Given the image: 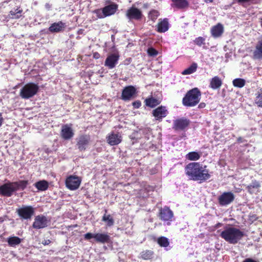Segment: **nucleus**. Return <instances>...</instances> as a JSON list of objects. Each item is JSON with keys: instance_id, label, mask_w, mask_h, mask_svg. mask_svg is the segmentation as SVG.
<instances>
[{"instance_id": "obj_1", "label": "nucleus", "mask_w": 262, "mask_h": 262, "mask_svg": "<svg viewBox=\"0 0 262 262\" xmlns=\"http://www.w3.org/2000/svg\"><path fill=\"white\" fill-rule=\"evenodd\" d=\"M206 168V166H203L199 162H191L185 166V172L190 180L203 182L211 177L208 169Z\"/></svg>"}, {"instance_id": "obj_2", "label": "nucleus", "mask_w": 262, "mask_h": 262, "mask_svg": "<svg viewBox=\"0 0 262 262\" xmlns=\"http://www.w3.org/2000/svg\"><path fill=\"white\" fill-rule=\"evenodd\" d=\"M220 236L229 243L235 244L243 237L244 233L236 228L228 227L221 233Z\"/></svg>"}, {"instance_id": "obj_3", "label": "nucleus", "mask_w": 262, "mask_h": 262, "mask_svg": "<svg viewBox=\"0 0 262 262\" xmlns=\"http://www.w3.org/2000/svg\"><path fill=\"white\" fill-rule=\"evenodd\" d=\"M201 92L198 88L189 90L182 99V104L186 107L194 106L201 99Z\"/></svg>"}, {"instance_id": "obj_4", "label": "nucleus", "mask_w": 262, "mask_h": 262, "mask_svg": "<svg viewBox=\"0 0 262 262\" xmlns=\"http://www.w3.org/2000/svg\"><path fill=\"white\" fill-rule=\"evenodd\" d=\"M39 91V86L33 82L26 84L20 90L19 96L21 98L28 99L35 95Z\"/></svg>"}, {"instance_id": "obj_5", "label": "nucleus", "mask_w": 262, "mask_h": 262, "mask_svg": "<svg viewBox=\"0 0 262 262\" xmlns=\"http://www.w3.org/2000/svg\"><path fill=\"white\" fill-rule=\"evenodd\" d=\"M190 123L191 121L186 117L179 118L173 121L172 128L177 132L186 131L188 129Z\"/></svg>"}, {"instance_id": "obj_6", "label": "nucleus", "mask_w": 262, "mask_h": 262, "mask_svg": "<svg viewBox=\"0 0 262 262\" xmlns=\"http://www.w3.org/2000/svg\"><path fill=\"white\" fill-rule=\"evenodd\" d=\"M21 220H30L35 213L34 208L31 206H23L16 210Z\"/></svg>"}, {"instance_id": "obj_7", "label": "nucleus", "mask_w": 262, "mask_h": 262, "mask_svg": "<svg viewBox=\"0 0 262 262\" xmlns=\"http://www.w3.org/2000/svg\"><path fill=\"white\" fill-rule=\"evenodd\" d=\"M81 183V179L77 176L71 175L68 176L65 181V184L67 188L70 190L77 189Z\"/></svg>"}, {"instance_id": "obj_8", "label": "nucleus", "mask_w": 262, "mask_h": 262, "mask_svg": "<svg viewBox=\"0 0 262 262\" xmlns=\"http://www.w3.org/2000/svg\"><path fill=\"white\" fill-rule=\"evenodd\" d=\"M91 142V137L88 134L79 135L76 139V146L80 151H85Z\"/></svg>"}, {"instance_id": "obj_9", "label": "nucleus", "mask_w": 262, "mask_h": 262, "mask_svg": "<svg viewBox=\"0 0 262 262\" xmlns=\"http://www.w3.org/2000/svg\"><path fill=\"white\" fill-rule=\"evenodd\" d=\"M158 216L163 222H168L167 224L170 225V222L172 221L173 217V213L168 207L164 206L159 210Z\"/></svg>"}, {"instance_id": "obj_10", "label": "nucleus", "mask_w": 262, "mask_h": 262, "mask_svg": "<svg viewBox=\"0 0 262 262\" xmlns=\"http://www.w3.org/2000/svg\"><path fill=\"white\" fill-rule=\"evenodd\" d=\"M16 191L12 183L9 182L0 186V195L6 197H10Z\"/></svg>"}, {"instance_id": "obj_11", "label": "nucleus", "mask_w": 262, "mask_h": 262, "mask_svg": "<svg viewBox=\"0 0 262 262\" xmlns=\"http://www.w3.org/2000/svg\"><path fill=\"white\" fill-rule=\"evenodd\" d=\"M235 196L231 192H224L218 197V202L222 206H227L232 203Z\"/></svg>"}, {"instance_id": "obj_12", "label": "nucleus", "mask_w": 262, "mask_h": 262, "mask_svg": "<svg viewBox=\"0 0 262 262\" xmlns=\"http://www.w3.org/2000/svg\"><path fill=\"white\" fill-rule=\"evenodd\" d=\"M168 114V110L165 106L161 105L152 111V115L155 119L159 122L162 121L163 119L167 116Z\"/></svg>"}, {"instance_id": "obj_13", "label": "nucleus", "mask_w": 262, "mask_h": 262, "mask_svg": "<svg viewBox=\"0 0 262 262\" xmlns=\"http://www.w3.org/2000/svg\"><path fill=\"white\" fill-rule=\"evenodd\" d=\"M136 89L134 86H125L122 91L121 98L125 101L130 100L136 95Z\"/></svg>"}, {"instance_id": "obj_14", "label": "nucleus", "mask_w": 262, "mask_h": 262, "mask_svg": "<svg viewBox=\"0 0 262 262\" xmlns=\"http://www.w3.org/2000/svg\"><path fill=\"white\" fill-rule=\"evenodd\" d=\"M126 16L130 20L135 19L139 20L142 18L143 15L140 9L133 6L127 9L126 12Z\"/></svg>"}, {"instance_id": "obj_15", "label": "nucleus", "mask_w": 262, "mask_h": 262, "mask_svg": "<svg viewBox=\"0 0 262 262\" xmlns=\"http://www.w3.org/2000/svg\"><path fill=\"white\" fill-rule=\"evenodd\" d=\"M47 218L42 215H38L35 218L32 227L34 229H39L46 227L48 226Z\"/></svg>"}, {"instance_id": "obj_16", "label": "nucleus", "mask_w": 262, "mask_h": 262, "mask_svg": "<svg viewBox=\"0 0 262 262\" xmlns=\"http://www.w3.org/2000/svg\"><path fill=\"white\" fill-rule=\"evenodd\" d=\"M122 140L121 135L119 133L112 132L106 137V141L111 146L117 145L120 144Z\"/></svg>"}, {"instance_id": "obj_17", "label": "nucleus", "mask_w": 262, "mask_h": 262, "mask_svg": "<svg viewBox=\"0 0 262 262\" xmlns=\"http://www.w3.org/2000/svg\"><path fill=\"white\" fill-rule=\"evenodd\" d=\"M119 59V55L118 53H113L109 55L105 60L104 65L110 69L114 68L117 64Z\"/></svg>"}, {"instance_id": "obj_18", "label": "nucleus", "mask_w": 262, "mask_h": 262, "mask_svg": "<svg viewBox=\"0 0 262 262\" xmlns=\"http://www.w3.org/2000/svg\"><path fill=\"white\" fill-rule=\"evenodd\" d=\"M74 133L72 128L67 124L62 125L60 136L64 140H69L74 136Z\"/></svg>"}, {"instance_id": "obj_19", "label": "nucleus", "mask_w": 262, "mask_h": 262, "mask_svg": "<svg viewBox=\"0 0 262 262\" xmlns=\"http://www.w3.org/2000/svg\"><path fill=\"white\" fill-rule=\"evenodd\" d=\"M171 7L179 10H185L189 7V2L187 0H171Z\"/></svg>"}, {"instance_id": "obj_20", "label": "nucleus", "mask_w": 262, "mask_h": 262, "mask_svg": "<svg viewBox=\"0 0 262 262\" xmlns=\"http://www.w3.org/2000/svg\"><path fill=\"white\" fill-rule=\"evenodd\" d=\"M252 56L254 59L262 60V36L256 44Z\"/></svg>"}, {"instance_id": "obj_21", "label": "nucleus", "mask_w": 262, "mask_h": 262, "mask_svg": "<svg viewBox=\"0 0 262 262\" xmlns=\"http://www.w3.org/2000/svg\"><path fill=\"white\" fill-rule=\"evenodd\" d=\"M260 187V183L256 180H254L252 181L251 184L247 186L246 189L250 194H253L259 192Z\"/></svg>"}, {"instance_id": "obj_22", "label": "nucleus", "mask_w": 262, "mask_h": 262, "mask_svg": "<svg viewBox=\"0 0 262 262\" xmlns=\"http://www.w3.org/2000/svg\"><path fill=\"white\" fill-rule=\"evenodd\" d=\"M118 8V5L114 3L105 6L102 9L106 16H111L115 13Z\"/></svg>"}, {"instance_id": "obj_23", "label": "nucleus", "mask_w": 262, "mask_h": 262, "mask_svg": "<svg viewBox=\"0 0 262 262\" xmlns=\"http://www.w3.org/2000/svg\"><path fill=\"white\" fill-rule=\"evenodd\" d=\"M95 240L96 242L98 243H109L111 242V237L107 233H98L95 234Z\"/></svg>"}, {"instance_id": "obj_24", "label": "nucleus", "mask_w": 262, "mask_h": 262, "mask_svg": "<svg viewBox=\"0 0 262 262\" xmlns=\"http://www.w3.org/2000/svg\"><path fill=\"white\" fill-rule=\"evenodd\" d=\"M224 32L223 26L218 23L217 25L213 26L211 29V35L214 38H218L222 36Z\"/></svg>"}, {"instance_id": "obj_25", "label": "nucleus", "mask_w": 262, "mask_h": 262, "mask_svg": "<svg viewBox=\"0 0 262 262\" xmlns=\"http://www.w3.org/2000/svg\"><path fill=\"white\" fill-rule=\"evenodd\" d=\"M145 105L150 108H154L156 106L159 105L161 101L159 99L154 97L152 96H150L146 98L144 100Z\"/></svg>"}, {"instance_id": "obj_26", "label": "nucleus", "mask_w": 262, "mask_h": 262, "mask_svg": "<svg viewBox=\"0 0 262 262\" xmlns=\"http://www.w3.org/2000/svg\"><path fill=\"white\" fill-rule=\"evenodd\" d=\"M66 25L62 21L55 23L51 25L49 27V31L51 32H59L64 30Z\"/></svg>"}, {"instance_id": "obj_27", "label": "nucleus", "mask_w": 262, "mask_h": 262, "mask_svg": "<svg viewBox=\"0 0 262 262\" xmlns=\"http://www.w3.org/2000/svg\"><path fill=\"white\" fill-rule=\"evenodd\" d=\"M222 85V81L218 76H214L210 79L209 87L213 90L219 89Z\"/></svg>"}, {"instance_id": "obj_28", "label": "nucleus", "mask_w": 262, "mask_h": 262, "mask_svg": "<svg viewBox=\"0 0 262 262\" xmlns=\"http://www.w3.org/2000/svg\"><path fill=\"white\" fill-rule=\"evenodd\" d=\"M23 11L20 7L14 10H11L8 14L9 18L12 19H18L21 17Z\"/></svg>"}, {"instance_id": "obj_29", "label": "nucleus", "mask_w": 262, "mask_h": 262, "mask_svg": "<svg viewBox=\"0 0 262 262\" xmlns=\"http://www.w3.org/2000/svg\"><path fill=\"white\" fill-rule=\"evenodd\" d=\"M14 189L16 191L19 189L24 190L29 184L28 180H20L17 182H12Z\"/></svg>"}, {"instance_id": "obj_30", "label": "nucleus", "mask_w": 262, "mask_h": 262, "mask_svg": "<svg viewBox=\"0 0 262 262\" xmlns=\"http://www.w3.org/2000/svg\"><path fill=\"white\" fill-rule=\"evenodd\" d=\"M168 19L167 18H164L163 20L158 24L157 31L160 33L165 32L168 30Z\"/></svg>"}, {"instance_id": "obj_31", "label": "nucleus", "mask_w": 262, "mask_h": 262, "mask_svg": "<svg viewBox=\"0 0 262 262\" xmlns=\"http://www.w3.org/2000/svg\"><path fill=\"white\" fill-rule=\"evenodd\" d=\"M39 191H45L49 188V183L46 180H40L34 184Z\"/></svg>"}, {"instance_id": "obj_32", "label": "nucleus", "mask_w": 262, "mask_h": 262, "mask_svg": "<svg viewBox=\"0 0 262 262\" xmlns=\"http://www.w3.org/2000/svg\"><path fill=\"white\" fill-rule=\"evenodd\" d=\"M22 239L15 236H10L7 238L8 245L10 247H15L20 244Z\"/></svg>"}, {"instance_id": "obj_33", "label": "nucleus", "mask_w": 262, "mask_h": 262, "mask_svg": "<svg viewBox=\"0 0 262 262\" xmlns=\"http://www.w3.org/2000/svg\"><path fill=\"white\" fill-rule=\"evenodd\" d=\"M104 211L105 213L102 216V221L105 222L107 226H112L114 224V220L110 214H106L107 212V209H105Z\"/></svg>"}, {"instance_id": "obj_34", "label": "nucleus", "mask_w": 262, "mask_h": 262, "mask_svg": "<svg viewBox=\"0 0 262 262\" xmlns=\"http://www.w3.org/2000/svg\"><path fill=\"white\" fill-rule=\"evenodd\" d=\"M154 252L150 250H144L140 253L141 258L144 260L151 259L153 257Z\"/></svg>"}, {"instance_id": "obj_35", "label": "nucleus", "mask_w": 262, "mask_h": 262, "mask_svg": "<svg viewBox=\"0 0 262 262\" xmlns=\"http://www.w3.org/2000/svg\"><path fill=\"white\" fill-rule=\"evenodd\" d=\"M198 64L195 62L192 63L190 67L184 70L182 74L183 75H189L193 73L196 71Z\"/></svg>"}, {"instance_id": "obj_36", "label": "nucleus", "mask_w": 262, "mask_h": 262, "mask_svg": "<svg viewBox=\"0 0 262 262\" xmlns=\"http://www.w3.org/2000/svg\"><path fill=\"white\" fill-rule=\"evenodd\" d=\"M201 157V154L196 151L189 152L186 156V159L190 161H196Z\"/></svg>"}, {"instance_id": "obj_37", "label": "nucleus", "mask_w": 262, "mask_h": 262, "mask_svg": "<svg viewBox=\"0 0 262 262\" xmlns=\"http://www.w3.org/2000/svg\"><path fill=\"white\" fill-rule=\"evenodd\" d=\"M232 84L234 87L242 88L246 84V80L244 79L238 78L232 81Z\"/></svg>"}, {"instance_id": "obj_38", "label": "nucleus", "mask_w": 262, "mask_h": 262, "mask_svg": "<svg viewBox=\"0 0 262 262\" xmlns=\"http://www.w3.org/2000/svg\"><path fill=\"white\" fill-rule=\"evenodd\" d=\"M157 243L161 247H167L169 245L168 238L164 236L159 237L157 239Z\"/></svg>"}, {"instance_id": "obj_39", "label": "nucleus", "mask_w": 262, "mask_h": 262, "mask_svg": "<svg viewBox=\"0 0 262 262\" xmlns=\"http://www.w3.org/2000/svg\"><path fill=\"white\" fill-rule=\"evenodd\" d=\"M159 12L156 10H151L148 14V17L151 20L155 21L159 15Z\"/></svg>"}, {"instance_id": "obj_40", "label": "nucleus", "mask_w": 262, "mask_h": 262, "mask_svg": "<svg viewBox=\"0 0 262 262\" xmlns=\"http://www.w3.org/2000/svg\"><path fill=\"white\" fill-rule=\"evenodd\" d=\"M193 41L194 44L199 47H202L205 45V39L203 37H196Z\"/></svg>"}, {"instance_id": "obj_41", "label": "nucleus", "mask_w": 262, "mask_h": 262, "mask_svg": "<svg viewBox=\"0 0 262 262\" xmlns=\"http://www.w3.org/2000/svg\"><path fill=\"white\" fill-rule=\"evenodd\" d=\"M255 102L258 106L262 107V93L256 96Z\"/></svg>"}, {"instance_id": "obj_42", "label": "nucleus", "mask_w": 262, "mask_h": 262, "mask_svg": "<svg viewBox=\"0 0 262 262\" xmlns=\"http://www.w3.org/2000/svg\"><path fill=\"white\" fill-rule=\"evenodd\" d=\"M147 53L149 56H156L158 54V52L154 48H149L147 50Z\"/></svg>"}, {"instance_id": "obj_43", "label": "nucleus", "mask_w": 262, "mask_h": 262, "mask_svg": "<svg viewBox=\"0 0 262 262\" xmlns=\"http://www.w3.org/2000/svg\"><path fill=\"white\" fill-rule=\"evenodd\" d=\"M94 13L96 14L97 16L99 18H103L106 16L102 9H96L94 11Z\"/></svg>"}, {"instance_id": "obj_44", "label": "nucleus", "mask_w": 262, "mask_h": 262, "mask_svg": "<svg viewBox=\"0 0 262 262\" xmlns=\"http://www.w3.org/2000/svg\"><path fill=\"white\" fill-rule=\"evenodd\" d=\"M259 0H237L239 4H244L246 3L251 2L252 4H257L259 3Z\"/></svg>"}, {"instance_id": "obj_45", "label": "nucleus", "mask_w": 262, "mask_h": 262, "mask_svg": "<svg viewBox=\"0 0 262 262\" xmlns=\"http://www.w3.org/2000/svg\"><path fill=\"white\" fill-rule=\"evenodd\" d=\"M84 238L86 240H89L92 238L95 239V234H92V233L88 232L84 234Z\"/></svg>"}, {"instance_id": "obj_46", "label": "nucleus", "mask_w": 262, "mask_h": 262, "mask_svg": "<svg viewBox=\"0 0 262 262\" xmlns=\"http://www.w3.org/2000/svg\"><path fill=\"white\" fill-rule=\"evenodd\" d=\"M132 105L135 108H138L141 106V102L139 100H137L132 103Z\"/></svg>"}, {"instance_id": "obj_47", "label": "nucleus", "mask_w": 262, "mask_h": 262, "mask_svg": "<svg viewBox=\"0 0 262 262\" xmlns=\"http://www.w3.org/2000/svg\"><path fill=\"white\" fill-rule=\"evenodd\" d=\"M51 243V241L50 239H44L42 241V244L43 245H48Z\"/></svg>"}, {"instance_id": "obj_48", "label": "nucleus", "mask_w": 262, "mask_h": 262, "mask_svg": "<svg viewBox=\"0 0 262 262\" xmlns=\"http://www.w3.org/2000/svg\"><path fill=\"white\" fill-rule=\"evenodd\" d=\"M242 262H257V261L252 258H247L245 259Z\"/></svg>"}, {"instance_id": "obj_49", "label": "nucleus", "mask_w": 262, "mask_h": 262, "mask_svg": "<svg viewBox=\"0 0 262 262\" xmlns=\"http://www.w3.org/2000/svg\"><path fill=\"white\" fill-rule=\"evenodd\" d=\"M4 121V118L3 117L2 113L0 112V127L2 125Z\"/></svg>"}, {"instance_id": "obj_50", "label": "nucleus", "mask_w": 262, "mask_h": 262, "mask_svg": "<svg viewBox=\"0 0 262 262\" xmlns=\"http://www.w3.org/2000/svg\"><path fill=\"white\" fill-rule=\"evenodd\" d=\"M93 57L95 59H98L100 57V54L98 52L93 54Z\"/></svg>"}, {"instance_id": "obj_51", "label": "nucleus", "mask_w": 262, "mask_h": 262, "mask_svg": "<svg viewBox=\"0 0 262 262\" xmlns=\"http://www.w3.org/2000/svg\"><path fill=\"white\" fill-rule=\"evenodd\" d=\"M206 106V104L205 103H201L199 105V108H204Z\"/></svg>"}, {"instance_id": "obj_52", "label": "nucleus", "mask_w": 262, "mask_h": 262, "mask_svg": "<svg viewBox=\"0 0 262 262\" xmlns=\"http://www.w3.org/2000/svg\"><path fill=\"white\" fill-rule=\"evenodd\" d=\"M237 140L238 142L241 143L243 142V138H242V137H239L237 138Z\"/></svg>"}, {"instance_id": "obj_53", "label": "nucleus", "mask_w": 262, "mask_h": 262, "mask_svg": "<svg viewBox=\"0 0 262 262\" xmlns=\"http://www.w3.org/2000/svg\"><path fill=\"white\" fill-rule=\"evenodd\" d=\"M204 1L206 3H212L213 2V0H204Z\"/></svg>"}, {"instance_id": "obj_54", "label": "nucleus", "mask_w": 262, "mask_h": 262, "mask_svg": "<svg viewBox=\"0 0 262 262\" xmlns=\"http://www.w3.org/2000/svg\"><path fill=\"white\" fill-rule=\"evenodd\" d=\"M260 26L262 28V17L260 18Z\"/></svg>"}, {"instance_id": "obj_55", "label": "nucleus", "mask_w": 262, "mask_h": 262, "mask_svg": "<svg viewBox=\"0 0 262 262\" xmlns=\"http://www.w3.org/2000/svg\"><path fill=\"white\" fill-rule=\"evenodd\" d=\"M82 30H80L78 31V33L79 34H81L82 33Z\"/></svg>"}, {"instance_id": "obj_56", "label": "nucleus", "mask_w": 262, "mask_h": 262, "mask_svg": "<svg viewBox=\"0 0 262 262\" xmlns=\"http://www.w3.org/2000/svg\"><path fill=\"white\" fill-rule=\"evenodd\" d=\"M241 190H242V189L239 188V191H237V192H240Z\"/></svg>"}, {"instance_id": "obj_57", "label": "nucleus", "mask_w": 262, "mask_h": 262, "mask_svg": "<svg viewBox=\"0 0 262 262\" xmlns=\"http://www.w3.org/2000/svg\"><path fill=\"white\" fill-rule=\"evenodd\" d=\"M0 221L3 222V220H2V219H1V218H0Z\"/></svg>"}]
</instances>
